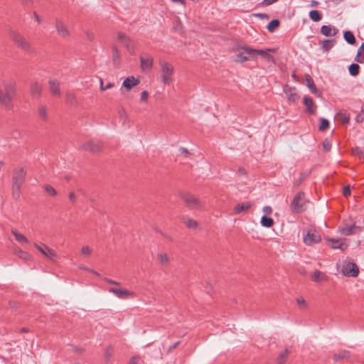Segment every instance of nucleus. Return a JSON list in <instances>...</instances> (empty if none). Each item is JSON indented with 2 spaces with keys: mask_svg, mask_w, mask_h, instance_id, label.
<instances>
[{
  "mask_svg": "<svg viewBox=\"0 0 364 364\" xmlns=\"http://www.w3.org/2000/svg\"><path fill=\"white\" fill-rule=\"evenodd\" d=\"M4 89H0V102L8 109L13 107L12 101L16 96V82L11 80L4 82Z\"/></svg>",
  "mask_w": 364,
  "mask_h": 364,
  "instance_id": "1",
  "label": "nucleus"
},
{
  "mask_svg": "<svg viewBox=\"0 0 364 364\" xmlns=\"http://www.w3.org/2000/svg\"><path fill=\"white\" fill-rule=\"evenodd\" d=\"M26 171L23 167H18L13 171L12 173V197L17 200L21 196V186L25 182Z\"/></svg>",
  "mask_w": 364,
  "mask_h": 364,
  "instance_id": "2",
  "label": "nucleus"
},
{
  "mask_svg": "<svg viewBox=\"0 0 364 364\" xmlns=\"http://www.w3.org/2000/svg\"><path fill=\"white\" fill-rule=\"evenodd\" d=\"M9 36L18 48L26 52H32L33 49L31 44L18 31L9 29Z\"/></svg>",
  "mask_w": 364,
  "mask_h": 364,
  "instance_id": "3",
  "label": "nucleus"
},
{
  "mask_svg": "<svg viewBox=\"0 0 364 364\" xmlns=\"http://www.w3.org/2000/svg\"><path fill=\"white\" fill-rule=\"evenodd\" d=\"M161 67V80L164 85H169L172 82V75L173 73V67L166 61H160Z\"/></svg>",
  "mask_w": 364,
  "mask_h": 364,
  "instance_id": "4",
  "label": "nucleus"
},
{
  "mask_svg": "<svg viewBox=\"0 0 364 364\" xmlns=\"http://www.w3.org/2000/svg\"><path fill=\"white\" fill-rule=\"evenodd\" d=\"M304 192H299L297 193L290 205V209L291 211L293 213H299L304 210Z\"/></svg>",
  "mask_w": 364,
  "mask_h": 364,
  "instance_id": "5",
  "label": "nucleus"
},
{
  "mask_svg": "<svg viewBox=\"0 0 364 364\" xmlns=\"http://www.w3.org/2000/svg\"><path fill=\"white\" fill-rule=\"evenodd\" d=\"M303 240L305 245H312L321 242V235L316 230L308 229L303 232Z\"/></svg>",
  "mask_w": 364,
  "mask_h": 364,
  "instance_id": "6",
  "label": "nucleus"
},
{
  "mask_svg": "<svg viewBox=\"0 0 364 364\" xmlns=\"http://www.w3.org/2000/svg\"><path fill=\"white\" fill-rule=\"evenodd\" d=\"M283 92L289 102H295L300 98V95L295 87H291L287 84L284 85L283 87Z\"/></svg>",
  "mask_w": 364,
  "mask_h": 364,
  "instance_id": "7",
  "label": "nucleus"
},
{
  "mask_svg": "<svg viewBox=\"0 0 364 364\" xmlns=\"http://www.w3.org/2000/svg\"><path fill=\"white\" fill-rule=\"evenodd\" d=\"M140 67L143 71H149L153 66L154 58L148 53H143L140 55Z\"/></svg>",
  "mask_w": 364,
  "mask_h": 364,
  "instance_id": "8",
  "label": "nucleus"
},
{
  "mask_svg": "<svg viewBox=\"0 0 364 364\" xmlns=\"http://www.w3.org/2000/svg\"><path fill=\"white\" fill-rule=\"evenodd\" d=\"M182 198L186 205L190 208L200 209L201 208V204L199 200L190 193H184L182 196Z\"/></svg>",
  "mask_w": 364,
  "mask_h": 364,
  "instance_id": "9",
  "label": "nucleus"
},
{
  "mask_svg": "<svg viewBox=\"0 0 364 364\" xmlns=\"http://www.w3.org/2000/svg\"><path fill=\"white\" fill-rule=\"evenodd\" d=\"M56 31L58 36L64 39H66L70 36V33L66 25L63 23V22L58 19H55V25Z\"/></svg>",
  "mask_w": 364,
  "mask_h": 364,
  "instance_id": "10",
  "label": "nucleus"
},
{
  "mask_svg": "<svg viewBox=\"0 0 364 364\" xmlns=\"http://www.w3.org/2000/svg\"><path fill=\"white\" fill-rule=\"evenodd\" d=\"M82 149L97 153L102 149V143L99 140H90L82 145Z\"/></svg>",
  "mask_w": 364,
  "mask_h": 364,
  "instance_id": "11",
  "label": "nucleus"
},
{
  "mask_svg": "<svg viewBox=\"0 0 364 364\" xmlns=\"http://www.w3.org/2000/svg\"><path fill=\"white\" fill-rule=\"evenodd\" d=\"M360 231L361 228L360 226L355 225V224H353L351 225H346L343 227L341 226L338 228V232L344 236L355 235L359 233Z\"/></svg>",
  "mask_w": 364,
  "mask_h": 364,
  "instance_id": "12",
  "label": "nucleus"
},
{
  "mask_svg": "<svg viewBox=\"0 0 364 364\" xmlns=\"http://www.w3.org/2000/svg\"><path fill=\"white\" fill-rule=\"evenodd\" d=\"M108 291L114 294L120 299H126L130 296H134V292L128 289H120L117 287H110Z\"/></svg>",
  "mask_w": 364,
  "mask_h": 364,
  "instance_id": "13",
  "label": "nucleus"
},
{
  "mask_svg": "<svg viewBox=\"0 0 364 364\" xmlns=\"http://www.w3.org/2000/svg\"><path fill=\"white\" fill-rule=\"evenodd\" d=\"M343 272L346 276L356 277L359 274V268L355 263L348 262L343 267Z\"/></svg>",
  "mask_w": 364,
  "mask_h": 364,
  "instance_id": "14",
  "label": "nucleus"
},
{
  "mask_svg": "<svg viewBox=\"0 0 364 364\" xmlns=\"http://www.w3.org/2000/svg\"><path fill=\"white\" fill-rule=\"evenodd\" d=\"M345 239L328 238V241L331 242V247L334 250H341L343 251L347 249L348 244L345 242Z\"/></svg>",
  "mask_w": 364,
  "mask_h": 364,
  "instance_id": "15",
  "label": "nucleus"
},
{
  "mask_svg": "<svg viewBox=\"0 0 364 364\" xmlns=\"http://www.w3.org/2000/svg\"><path fill=\"white\" fill-rule=\"evenodd\" d=\"M49 90L53 96L60 97L61 92L60 88V82L57 80L50 79L48 81Z\"/></svg>",
  "mask_w": 364,
  "mask_h": 364,
  "instance_id": "16",
  "label": "nucleus"
},
{
  "mask_svg": "<svg viewBox=\"0 0 364 364\" xmlns=\"http://www.w3.org/2000/svg\"><path fill=\"white\" fill-rule=\"evenodd\" d=\"M35 247L39 252H41L44 256H46L48 258L53 259L54 257L56 256L55 252L46 245H43V246H41L38 244H35Z\"/></svg>",
  "mask_w": 364,
  "mask_h": 364,
  "instance_id": "17",
  "label": "nucleus"
},
{
  "mask_svg": "<svg viewBox=\"0 0 364 364\" xmlns=\"http://www.w3.org/2000/svg\"><path fill=\"white\" fill-rule=\"evenodd\" d=\"M242 50H244L247 54L252 57H255V55H261L263 57H270V55L267 53L266 50H257L255 48H252L248 46L241 47Z\"/></svg>",
  "mask_w": 364,
  "mask_h": 364,
  "instance_id": "18",
  "label": "nucleus"
},
{
  "mask_svg": "<svg viewBox=\"0 0 364 364\" xmlns=\"http://www.w3.org/2000/svg\"><path fill=\"white\" fill-rule=\"evenodd\" d=\"M321 33L327 37L335 36L338 33V30L331 25H323L321 27Z\"/></svg>",
  "mask_w": 364,
  "mask_h": 364,
  "instance_id": "19",
  "label": "nucleus"
},
{
  "mask_svg": "<svg viewBox=\"0 0 364 364\" xmlns=\"http://www.w3.org/2000/svg\"><path fill=\"white\" fill-rule=\"evenodd\" d=\"M306 86L308 87L311 92L316 95L317 97H320L321 95V92L316 88L313 78L309 75H306Z\"/></svg>",
  "mask_w": 364,
  "mask_h": 364,
  "instance_id": "20",
  "label": "nucleus"
},
{
  "mask_svg": "<svg viewBox=\"0 0 364 364\" xmlns=\"http://www.w3.org/2000/svg\"><path fill=\"white\" fill-rule=\"evenodd\" d=\"M140 81L138 78H135L134 76L127 77L123 81L122 85L127 90H131L133 87L136 86L139 84Z\"/></svg>",
  "mask_w": 364,
  "mask_h": 364,
  "instance_id": "21",
  "label": "nucleus"
},
{
  "mask_svg": "<svg viewBox=\"0 0 364 364\" xmlns=\"http://www.w3.org/2000/svg\"><path fill=\"white\" fill-rule=\"evenodd\" d=\"M43 85L39 82H33L31 85V95L34 98H39L41 96Z\"/></svg>",
  "mask_w": 364,
  "mask_h": 364,
  "instance_id": "22",
  "label": "nucleus"
},
{
  "mask_svg": "<svg viewBox=\"0 0 364 364\" xmlns=\"http://www.w3.org/2000/svg\"><path fill=\"white\" fill-rule=\"evenodd\" d=\"M303 103L306 106V112L310 115L315 114V109L313 108L314 101L307 95H305L303 98Z\"/></svg>",
  "mask_w": 364,
  "mask_h": 364,
  "instance_id": "23",
  "label": "nucleus"
},
{
  "mask_svg": "<svg viewBox=\"0 0 364 364\" xmlns=\"http://www.w3.org/2000/svg\"><path fill=\"white\" fill-rule=\"evenodd\" d=\"M252 205L253 203L250 201L239 203L235 206L234 213L235 214H240L241 212H246L252 206Z\"/></svg>",
  "mask_w": 364,
  "mask_h": 364,
  "instance_id": "24",
  "label": "nucleus"
},
{
  "mask_svg": "<svg viewBox=\"0 0 364 364\" xmlns=\"http://www.w3.org/2000/svg\"><path fill=\"white\" fill-rule=\"evenodd\" d=\"M38 115L39 119L43 122H46L48 121V111L46 106L43 105H38Z\"/></svg>",
  "mask_w": 364,
  "mask_h": 364,
  "instance_id": "25",
  "label": "nucleus"
},
{
  "mask_svg": "<svg viewBox=\"0 0 364 364\" xmlns=\"http://www.w3.org/2000/svg\"><path fill=\"white\" fill-rule=\"evenodd\" d=\"M335 42V39H325L320 41L319 45L323 52H328L334 46Z\"/></svg>",
  "mask_w": 364,
  "mask_h": 364,
  "instance_id": "26",
  "label": "nucleus"
},
{
  "mask_svg": "<svg viewBox=\"0 0 364 364\" xmlns=\"http://www.w3.org/2000/svg\"><path fill=\"white\" fill-rule=\"evenodd\" d=\"M251 56L245 53L244 50L242 52L233 56V60L236 63H243L250 60Z\"/></svg>",
  "mask_w": 364,
  "mask_h": 364,
  "instance_id": "27",
  "label": "nucleus"
},
{
  "mask_svg": "<svg viewBox=\"0 0 364 364\" xmlns=\"http://www.w3.org/2000/svg\"><path fill=\"white\" fill-rule=\"evenodd\" d=\"M343 38L345 41L350 45H354L356 42L354 34L350 31H346L343 32Z\"/></svg>",
  "mask_w": 364,
  "mask_h": 364,
  "instance_id": "28",
  "label": "nucleus"
},
{
  "mask_svg": "<svg viewBox=\"0 0 364 364\" xmlns=\"http://www.w3.org/2000/svg\"><path fill=\"white\" fill-rule=\"evenodd\" d=\"M350 355V352L344 350L339 352L338 353L334 354L333 359L335 362H338L341 360L349 358Z\"/></svg>",
  "mask_w": 364,
  "mask_h": 364,
  "instance_id": "29",
  "label": "nucleus"
},
{
  "mask_svg": "<svg viewBox=\"0 0 364 364\" xmlns=\"http://www.w3.org/2000/svg\"><path fill=\"white\" fill-rule=\"evenodd\" d=\"M310 19L314 22H318L322 19V15L318 10H311L309 13Z\"/></svg>",
  "mask_w": 364,
  "mask_h": 364,
  "instance_id": "30",
  "label": "nucleus"
},
{
  "mask_svg": "<svg viewBox=\"0 0 364 364\" xmlns=\"http://www.w3.org/2000/svg\"><path fill=\"white\" fill-rule=\"evenodd\" d=\"M122 43L130 54H134L135 46L130 38H126V41H124Z\"/></svg>",
  "mask_w": 364,
  "mask_h": 364,
  "instance_id": "31",
  "label": "nucleus"
},
{
  "mask_svg": "<svg viewBox=\"0 0 364 364\" xmlns=\"http://www.w3.org/2000/svg\"><path fill=\"white\" fill-rule=\"evenodd\" d=\"M261 225L265 228H271L274 225V220L272 218L263 215L260 220Z\"/></svg>",
  "mask_w": 364,
  "mask_h": 364,
  "instance_id": "32",
  "label": "nucleus"
},
{
  "mask_svg": "<svg viewBox=\"0 0 364 364\" xmlns=\"http://www.w3.org/2000/svg\"><path fill=\"white\" fill-rule=\"evenodd\" d=\"M11 233L15 237V239L20 243H27L28 239L23 235L22 234L19 233L16 230H12Z\"/></svg>",
  "mask_w": 364,
  "mask_h": 364,
  "instance_id": "33",
  "label": "nucleus"
},
{
  "mask_svg": "<svg viewBox=\"0 0 364 364\" xmlns=\"http://www.w3.org/2000/svg\"><path fill=\"white\" fill-rule=\"evenodd\" d=\"M360 66L357 63H352L348 66V72L350 75L356 76L359 73Z\"/></svg>",
  "mask_w": 364,
  "mask_h": 364,
  "instance_id": "34",
  "label": "nucleus"
},
{
  "mask_svg": "<svg viewBox=\"0 0 364 364\" xmlns=\"http://www.w3.org/2000/svg\"><path fill=\"white\" fill-rule=\"evenodd\" d=\"M183 221L187 228L190 229H196L198 227L197 221L191 218H183Z\"/></svg>",
  "mask_w": 364,
  "mask_h": 364,
  "instance_id": "35",
  "label": "nucleus"
},
{
  "mask_svg": "<svg viewBox=\"0 0 364 364\" xmlns=\"http://www.w3.org/2000/svg\"><path fill=\"white\" fill-rule=\"evenodd\" d=\"M290 353H291V350H289L288 348H286L283 352L279 353V355H278V358H277L278 362L285 364L287 358Z\"/></svg>",
  "mask_w": 364,
  "mask_h": 364,
  "instance_id": "36",
  "label": "nucleus"
},
{
  "mask_svg": "<svg viewBox=\"0 0 364 364\" xmlns=\"http://www.w3.org/2000/svg\"><path fill=\"white\" fill-rule=\"evenodd\" d=\"M112 58L113 62L115 65H118L120 62V53L116 47L112 48Z\"/></svg>",
  "mask_w": 364,
  "mask_h": 364,
  "instance_id": "37",
  "label": "nucleus"
},
{
  "mask_svg": "<svg viewBox=\"0 0 364 364\" xmlns=\"http://www.w3.org/2000/svg\"><path fill=\"white\" fill-rule=\"evenodd\" d=\"M279 21L278 19L272 20L267 26L268 31L273 32L279 26Z\"/></svg>",
  "mask_w": 364,
  "mask_h": 364,
  "instance_id": "38",
  "label": "nucleus"
},
{
  "mask_svg": "<svg viewBox=\"0 0 364 364\" xmlns=\"http://www.w3.org/2000/svg\"><path fill=\"white\" fill-rule=\"evenodd\" d=\"M329 127V121L325 118L320 119V124H319V130L321 132H324Z\"/></svg>",
  "mask_w": 364,
  "mask_h": 364,
  "instance_id": "39",
  "label": "nucleus"
},
{
  "mask_svg": "<svg viewBox=\"0 0 364 364\" xmlns=\"http://www.w3.org/2000/svg\"><path fill=\"white\" fill-rule=\"evenodd\" d=\"M308 176H309V173H307V172L301 173L299 178L297 180H295L294 182V186H299Z\"/></svg>",
  "mask_w": 364,
  "mask_h": 364,
  "instance_id": "40",
  "label": "nucleus"
},
{
  "mask_svg": "<svg viewBox=\"0 0 364 364\" xmlns=\"http://www.w3.org/2000/svg\"><path fill=\"white\" fill-rule=\"evenodd\" d=\"M158 259H159L162 265H166L168 263L169 259L166 253H160L158 255Z\"/></svg>",
  "mask_w": 364,
  "mask_h": 364,
  "instance_id": "41",
  "label": "nucleus"
},
{
  "mask_svg": "<svg viewBox=\"0 0 364 364\" xmlns=\"http://www.w3.org/2000/svg\"><path fill=\"white\" fill-rule=\"evenodd\" d=\"M114 86V84L113 82H109L107 85H105L103 83V80L102 78H100V88L101 91H105L108 89H110Z\"/></svg>",
  "mask_w": 364,
  "mask_h": 364,
  "instance_id": "42",
  "label": "nucleus"
},
{
  "mask_svg": "<svg viewBox=\"0 0 364 364\" xmlns=\"http://www.w3.org/2000/svg\"><path fill=\"white\" fill-rule=\"evenodd\" d=\"M44 189L47 192V193L51 196H54L57 194V191H55V189L49 184L45 185Z\"/></svg>",
  "mask_w": 364,
  "mask_h": 364,
  "instance_id": "43",
  "label": "nucleus"
},
{
  "mask_svg": "<svg viewBox=\"0 0 364 364\" xmlns=\"http://www.w3.org/2000/svg\"><path fill=\"white\" fill-rule=\"evenodd\" d=\"M113 353V348L112 346H107L105 350V353H104V355H105V358L107 362H108L112 356Z\"/></svg>",
  "mask_w": 364,
  "mask_h": 364,
  "instance_id": "44",
  "label": "nucleus"
},
{
  "mask_svg": "<svg viewBox=\"0 0 364 364\" xmlns=\"http://www.w3.org/2000/svg\"><path fill=\"white\" fill-rule=\"evenodd\" d=\"M66 100L70 105H75L77 103L76 97L72 93L68 92L66 94Z\"/></svg>",
  "mask_w": 364,
  "mask_h": 364,
  "instance_id": "45",
  "label": "nucleus"
},
{
  "mask_svg": "<svg viewBox=\"0 0 364 364\" xmlns=\"http://www.w3.org/2000/svg\"><path fill=\"white\" fill-rule=\"evenodd\" d=\"M321 273L318 270H315L311 276V278L315 282H318L321 279H323L326 277L325 275H323L321 278Z\"/></svg>",
  "mask_w": 364,
  "mask_h": 364,
  "instance_id": "46",
  "label": "nucleus"
},
{
  "mask_svg": "<svg viewBox=\"0 0 364 364\" xmlns=\"http://www.w3.org/2000/svg\"><path fill=\"white\" fill-rule=\"evenodd\" d=\"M17 255L23 260H28L31 258V255L28 252L21 250L18 251Z\"/></svg>",
  "mask_w": 364,
  "mask_h": 364,
  "instance_id": "47",
  "label": "nucleus"
},
{
  "mask_svg": "<svg viewBox=\"0 0 364 364\" xmlns=\"http://www.w3.org/2000/svg\"><path fill=\"white\" fill-rule=\"evenodd\" d=\"M92 253V249L89 246H84L81 250V254L85 257H89Z\"/></svg>",
  "mask_w": 364,
  "mask_h": 364,
  "instance_id": "48",
  "label": "nucleus"
},
{
  "mask_svg": "<svg viewBox=\"0 0 364 364\" xmlns=\"http://www.w3.org/2000/svg\"><path fill=\"white\" fill-rule=\"evenodd\" d=\"M296 303L300 308L305 309L307 306L306 301L302 297L297 298Z\"/></svg>",
  "mask_w": 364,
  "mask_h": 364,
  "instance_id": "49",
  "label": "nucleus"
},
{
  "mask_svg": "<svg viewBox=\"0 0 364 364\" xmlns=\"http://www.w3.org/2000/svg\"><path fill=\"white\" fill-rule=\"evenodd\" d=\"M322 145L325 151H329L331 149V143L327 139L323 141Z\"/></svg>",
  "mask_w": 364,
  "mask_h": 364,
  "instance_id": "50",
  "label": "nucleus"
},
{
  "mask_svg": "<svg viewBox=\"0 0 364 364\" xmlns=\"http://www.w3.org/2000/svg\"><path fill=\"white\" fill-rule=\"evenodd\" d=\"M102 279L110 284L117 285L118 287L121 286V283H119L115 280H113V279H109L107 277H102Z\"/></svg>",
  "mask_w": 364,
  "mask_h": 364,
  "instance_id": "51",
  "label": "nucleus"
},
{
  "mask_svg": "<svg viewBox=\"0 0 364 364\" xmlns=\"http://www.w3.org/2000/svg\"><path fill=\"white\" fill-rule=\"evenodd\" d=\"M342 193L345 197H348L350 193V188L349 186H346L343 188Z\"/></svg>",
  "mask_w": 364,
  "mask_h": 364,
  "instance_id": "52",
  "label": "nucleus"
},
{
  "mask_svg": "<svg viewBox=\"0 0 364 364\" xmlns=\"http://www.w3.org/2000/svg\"><path fill=\"white\" fill-rule=\"evenodd\" d=\"M354 154L358 156L360 158H363L364 152L361 150L360 148L356 147L354 151Z\"/></svg>",
  "mask_w": 364,
  "mask_h": 364,
  "instance_id": "53",
  "label": "nucleus"
},
{
  "mask_svg": "<svg viewBox=\"0 0 364 364\" xmlns=\"http://www.w3.org/2000/svg\"><path fill=\"white\" fill-rule=\"evenodd\" d=\"M148 97H149V93L146 90H144L141 92V102H145L148 99Z\"/></svg>",
  "mask_w": 364,
  "mask_h": 364,
  "instance_id": "54",
  "label": "nucleus"
},
{
  "mask_svg": "<svg viewBox=\"0 0 364 364\" xmlns=\"http://www.w3.org/2000/svg\"><path fill=\"white\" fill-rule=\"evenodd\" d=\"M254 16L259 18L261 19H268L269 18V15L267 14H263V13L255 14Z\"/></svg>",
  "mask_w": 364,
  "mask_h": 364,
  "instance_id": "55",
  "label": "nucleus"
},
{
  "mask_svg": "<svg viewBox=\"0 0 364 364\" xmlns=\"http://www.w3.org/2000/svg\"><path fill=\"white\" fill-rule=\"evenodd\" d=\"M181 154L187 156L190 154L188 150L184 147H180L178 149Z\"/></svg>",
  "mask_w": 364,
  "mask_h": 364,
  "instance_id": "56",
  "label": "nucleus"
},
{
  "mask_svg": "<svg viewBox=\"0 0 364 364\" xmlns=\"http://www.w3.org/2000/svg\"><path fill=\"white\" fill-rule=\"evenodd\" d=\"M129 38V36H126L124 33H119L117 35V38L123 43L124 41H126V38Z\"/></svg>",
  "mask_w": 364,
  "mask_h": 364,
  "instance_id": "57",
  "label": "nucleus"
},
{
  "mask_svg": "<svg viewBox=\"0 0 364 364\" xmlns=\"http://www.w3.org/2000/svg\"><path fill=\"white\" fill-rule=\"evenodd\" d=\"M263 212L266 215H270L272 213V209L270 206L266 205L263 208Z\"/></svg>",
  "mask_w": 364,
  "mask_h": 364,
  "instance_id": "58",
  "label": "nucleus"
},
{
  "mask_svg": "<svg viewBox=\"0 0 364 364\" xmlns=\"http://www.w3.org/2000/svg\"><path fill=\"white\" fill-rule=\"evenodd\" d=\"M279 0H263L262 1V4L264 5V6H269L277 1H278Z\"/></svg>",
  "mask_w": 364,
  "mask_h": 364,
  "instance_id": "59",
  "label": "nucleus"
},
{
  "mask_svg": "<svg viewBox=\"0 0 364 364\" xmlns=\"http://www.w3.org/2000/svg\"><path fill=\"white\" fill-rule=\"evenodd\" d=\"M358 55H363L364 56V43L361 44V46L358 49Z\"/></svg>",
  "mask_w": 364,
  "mask_h": 364,
  "instance_id": "60",
  "label": "nucleus"
},
{
  "mask_svg": "<svg viewBox=\"0 0 364 364\" xmlns=\"http://www.w3.org/2000/svg\"><path fill=\"white\" fill-rule=\"evenodd\" d=\"M355 61L363 63H364V56L363 55H358V54L356 55L354 59Z\"/></svg>",
  "mask_w": 364,
  "mask_h": 364,
  "instance_id": "61",
  "label": "nucleus"
},
{
  "mask_svg": "<svg viewBox=\"0 0 364 364\" xmlns=\"http://www.w3.org/2000/svg\"><path fill=\"white\" fill-rule=\"evenodd\" d=\"M69 196V199H70V200L72 203H75V202L76 201L77 198H76V196H75V193H73V192H70V193H69V196Z\"/></svg>",
  "mask_w": 364,
  "mask_h": 364,
  "instance_id": "62",
  "label": "nucleus"
},
{
  "mask_svg": "<svg viewBox=\"0 0 364 364\" xmlns=\"http://www.w3.org/2000/svg\"><path fill=\"white\" fill-rule=\"evenodd\" d=\"M355 121L357 122H363L364 121V116H363L361 113H359L355 117Z\"/></svg>",
  "mask_w": 364,
  "mask_h": 364,
  "instance_id": "63",
  "label": "nucleus"
},
{
  "mask_svg": "<svg viewBox=\"0 0 364 364\" xmlns=\"http://www.w3.org/2000/svg\"><path fill=\"white\" fill-rule=\"evenodd\" d=\"M180 343V341H178L176 342H175L172 346H171L168 349V352H171L172 351L173 349H175L178 346V344Z\"/></svg>",
  "mask_w": 364,
  "mask_h": 364,
  "instance_id": "64",
  "label": "nucleus"
}]
</instances>
